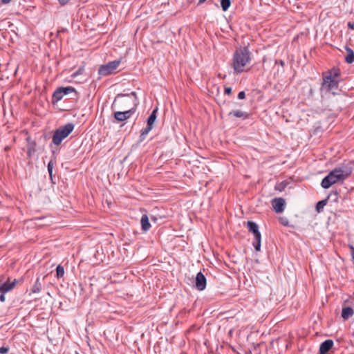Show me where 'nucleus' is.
<instances>
[{
  "label": "nucleus",
  "instance_id": "34",
  "mask_svg": "<svg viewBox=\"0 0 354 354\" xmlns=\"http://www.w3.org/2000/svg\"><path fill=\"white\" fill-rule=\"evenodd\" d=\"M281 224L283 225H288V221L286 219V220H283V218L281 219Z\"/></svg>",
  "mask_w": 354,
  "mask_h": 354
},
{
  "label": "nucleus",
  "instance_id": "31",
  "mask_svg": "<svg viewBox=\"0 0 354 354\" xmlns=\"http://www.w3.org/2000/svg\"><path fill=\"white\" fill-rule=\"evenodd\" d=\"M275 64H280L281 66H284V62L283 60H276Z\"/></svg>",
  "mask_w": 354,
  "mask_h": 354
},
{
  "label": "nucleus",
  "instance_id": "22",
  "mask_svg": "<svg viewBox=\"0 0 354 354\" xmlns=\"http://www.w3.org/2000/svg\"><path fill=\"white\" fill-rule=\"evenodd\" d=\"M326 203H327L326 199L319 201L316 205V210L318 212H320L321 211H322L324 207L326 205Z\"/></svg>",
  "mask_w": 354,
  "mask_h": 354
},
{
  "label": "nucleus",
  "instance_id": "35",
  "mask_svg": "<svg viewBox=\"0 0 354 354\" xmlns=\"http://www.w3.org/2000/svg\"><path fill=\"white\" fill-rule=\"evenodd\" d=\"M12 0H1L2 3L3 4H8Z\"/></svg>",
  "mask_w": 354,
  "mask_h": 354
},
{
  "label": "nucleus",
  "instance_id": "14",
  "mask_svg": "<svg viewBox=\"0 0 354 354\" xmlns=\"http://www.w3.org/2000/svg\"><path fill=\"white\" fill-rule=\"evenodd\" d=\"M354 314V310L352 307L351 306H343L342 310V317L344 320L348 319L350 317H351Z\"/></svg>",
  "mask_w": 354,
  "mask_h": 354
},
{
  "label": "nucleus",
  "instance_id": "4",
  "mask_svg": "<svg viewBox=\"0 0 354 354\" xmlns=\"http://www.w3.org/2000/svg\"><path fill=\"white\" fill-rule=\"evenodd\" d=\"M74 127L73 123H67L55 130L52 138V142L57 146L60 145L62 140L73 131Z\"/></svg>",
  "mask_w": 354,
  "mask_h": 354
},
{
  "label": "nucleus",
  "instance_id": "21",
  "mask_svg": "<svg viewBox=\"0 0 354 354\" xmlns=\"http://www.w3.org/2000/svg\"><path fill=\"white\" fill-rule=\"evenodd\" d=\"M231 5L230 0H221V6L223 11H227Z\"/></svg>",
  "mask_w": 354,
  "mask_h": 354
},
{
  "label": "nucleus",
  "instance_id": "2",
  "mask_svg": "<svg viewBox=\"0 0 354 354\" xmlns=\"http://www.w3.org/2000/svg\"><path fill=\"white\" fill-rule=\"evenodd\" d=\"M251 53L248 47H241L233 55L232 67L234 73L239 74L244 71V67L251 62Z\"/></svg>",
  "mask_w": 354,
  "mask_h": 354
},
{
  "label": "nucleus",
  "instance_id": "10",
  "mask_svg": "<svg viewBox=\"0 0 354 354\" xmlns=\"http://www.w3.org/2000/svg\"><path fill=\"white\" fill-rule=\"evenodd\" d=\"M333 341L332 339H326L319 346V354H327L328 352L333 346Z\"/></svg>",
  "mask_w": 354,
  "mask_h": 354
},
{
  "label": "nucleus",
  "instance_id": "11",
  "mask_svg": "<svg viewBox=\"0 0 354 354\" xmlns=\"http://www.w3.org/2000/svg\"><path fill=\"white\" fill-rule=\"evenodd\" d=\"M17 282L18 281L17 279H15L12 282H10L9 281L4 282L0 286V292L6 293L12 290L15 287Z\"/></svg>",
  "mask_w": 354,
  "mask_h": 354
},
{
  "label": "nucleus",
  "instance_id": "26",
  "mask_svg": "<svg viewBox=\"0 0 354 354\" xmlns=\"http://www.w3.org/2000/svg\"><path fill=\"white\" fill-rule=\"evenodd\" d=\"M83 71V68H80L78 69L76 72H74L72 75H71V77L73 78H75L77 75L82 74Z\"/></svg>",
  "mask_w": 354,
  "mask_h": 354
},
{
  "label": "nucleus",
  "instance_id": "6",
  "mask_svg": "<svg viewBox=\"0 0 354 354\" xmlns=\"http://www.w3.org/2000/svg\"><path fill=\"white\" fill-rule=\"evenodd\" d=\"M158 108L153 110L147 119V127L141 131L140 138L145 140L148 133L151 131L157 118Z\"/></svg>",
  "mask_w": 354,
  "mask_h": 354
},
{
  "label": "nucleus",
  "instance_id": "25",
  "mask_svg": "<svg viewBox=\"0 0 354 354\" xmlns=\"http://www.w3.org/2000/svg\"><path fill=\"white\" fill-rule=\"evenodd\" d=\"M10 348L8 346H2L0 348V354H7Z\"/></svg>",
  "mask_w": 354,
  "mask_h": 354
},
{
  "label": "nucleus",
  "instance_id": "33",
  "mask_svg": "<svg viewBox=\"0 0 354 354\" xmlns=\"http://www.w3.org/2000/svg\"><path fill=\"white\" fill-rule=\"evenodd\" d=\"M349 248L351 250V254H354V246L351 244L349 245Z\"/></svg>",
  "mask_w": 354,
  "mask_h": 354
},
{
  "label": "nucleus",
  "instance_id": "15",
  "mask_svg": "<svg viewBox=\"0 0 354 354\" xmlns=\"http://www.w3.org/2000/svg\"><path fill=\"white\" fill-rule=\"evenodd\" d=\"M142 230L144 232H147L151 228V224L149 221V217L147 214H143L140 220Z\"/></svg>",
  "mask_w": 354,
  "mask_h": 354
},
{
  "label": "nucleus",
  "instance_id": "38",
  "mask_svg": "<svg viewBox=\"0 0 354 354\" xmlns=\"http://www.w3.org/2000/svg\"><path fill=\"white\" fill-rule=\"evenodd\" d=\"M351 256H352V259H353V261L354 262V254H351Z\"/></svg>",
  "mask_w": 354,
  "mask_h": 354
},
{
  "label": "nucleus",
  "instance_id": "18",
  "mask_svg": "<svg viewBox=\"0 0 354 354\" xmlns=\"http://www.w3.org/2000/svg\"><path fill=\"white\" fill-rule=\"evenodd\" d=\"M346 51V56L345 57V61L348 64H352L354 62V51L348 46L345 47Z\"/></svg>",
  "mask_w": 354,
  "mask_h": 354
},
{
  "label": "nucleus",
  "instance_id": "23",
  "mask_svg": "<svg viewBox=\"0 0 354 354\" xmlns=\"http://www.w3.org/2000/svg\"><path fill=\"white\" fill-rule=\"evenodd\" d=\"M56 272H57V278H61L64 276V268L61 265H59L57 266V268H56Z\"/></svg>",
  "mask_w": 354,
  "mask_h": 354
},
{
  "label": "nucleus",
  "instance_id": "17",
  "mask_svg": "<svg viewBox=\"0 0 354 354\" xmlns=\"http://www.w3.org/2000/svg\"><path fill=\"white\" fill-rule=\"evenodd\" d=\"M63 95L58 87L53 93L51 102L53 104H57L59 101H60L63 98Z\"/></svg>",
  "mask_w": 354,
  "mask_h": 354
},
{
  "label": "nucleus",
  "instance_id": "24",
  "mask_svg": "<svg viewBox=\"0 0 354 354\" xmlns=\"http://www.w3.org/2000/svg\"><path fill=\"white\" fill-rule=\"evenodd\" d=\"M53 166H54V162L53 161V160H51L48 164V174H49V176L50 177V178L52 179V177H53Z\"/></svg>",
  "mask_w": 354,
  "mask_h": 354
},
{
  "label": "nucleus",
  "instance_id": "27",
  "mask_svg": "<svg viewBox=\"0 0 354 354\" xmlns=\"http://www.w3.org/2000/svg\"><path fill=\"white\" fill-rule=\"evenodd\" d=\"M238 98L239 100H243L245 98V93L244 91H241L238 94Z\"/></svg>",
  "mask_w": 354,
  "mask_h": 354
},
{
  "label": "nucleus",
  "instance_id": "13",
  "mask_svg": "<svg viewBox=\"0 0 354 354\" xmlns=\"http://www.w3.org/2000/svg\"><path fill=\"white\" fill-rule=\"evenodd\" d=\"M247 225L250 232H252L254 234V238L261 236V233L259 230L258 225L253 221H248Z\"/></svg>",
  "mask_w": 354,
  "mask_h": 354
},
{
  "label": "nucleus",
  "instance_id": "1",
  "mask_svg": "<svg viewBox=\"0 0 354 354\" xmlns=\"http://www.w3.org/2000/svg\"><path fill=\"white\" fill-rule=\"evenodd\" d=\"M351 173L352 168L346 165L337 167L322 179L321 185L323 188L328 189L337 183L344 181Z\"/></svg>",
  "mask_w": 354,
  "mask_h": 354
},
{
  "label": "nucleus",
  "instance_id": "7",
  "mask_svg": "<svg viewBox=\"0 0 354 354\" xmlns=\"http://www.w3.org/2000/svg\"><path fill=\"white\" fill-rule=\"evenodd\" d=\"M135 111L136 107H133L125 111H116L114 113V118L117 122H123L130 118Z\"/></svg>",
  "mask_w": 354,
  "mask_h": 354
},
{
  "label": "nucleus",
  "instance_id": "20",
  "mask_svg": "<svg viewBox=\"0 0 354 354\" xmlns=\"http://www.w3.org/2000/svg\"><path fill=\"white\" fill-rule=\"evenodd\" d=\"M261 236L254 238V241L253 242V246L256 251H260V250H261Z\"/></svg>",
  "mask_w": 354,
  "mask_h": 354
},
{
  "label": "nucleus",
  "instance_id": "32",
  "mask_svg": "<svg viewBox=\"0 0 354 354\" xmlns=\"http://www.w3.org/2000/svg\"><path fill=\"white\" fill-rule=\"evenodd\" d=\"M69 0H59L61 5H65L68 2Z\"/></svg>",
  "mask_w": 354,
  "mask_h": 354
},
{
  "label": "nucleus",
  "instance_id": "40",
  "mask_svg": "<svg viewBox=\"0 0 354 354\" xmlns=\"http://www.w3.org/2000/svg\"><path fill=\"white\" fill-rule=\"evenodd\" d=\"M76 354H80L79 353L76 352Z\"/></svg>",
  "mask_w": 354,
  "mask_h": 354
},
{
  "label": "nucleus",
  "instance_id": "5",
  "mask_svg": "<svg viewBox=\"0 0 354 354\" xmlns=\"http://www.w3.org/2000/svg\"><path fill=\"white\" fill-rule=\"evenodd\" d=\"M120 60H114L102 65L98 69V73L101 76H107L112 74L119 66Z\"/></svg>",
  "mask_w": 354,
  "mask_h": 354
},
{
  "label": "nucleus",
  "instance_id": "19",
  "mask_svg": "<svg viewBox=\"0 0 354 354\" xmlns=\"http://www.w3.org/2000/svg\"><path fill=\"white\" fill-rule=\"evenodd\" d=\"M42 288V284L40 281L39 277H37L35 283L33 284L32 288H31V292L32 293H39Z\"/></svg>",
  "mask_w": 354,
  "mask_h": 354
},
{
  "label": "nucleus",
  "instance_id": "8",
  "mask_svg": "<svg viewBox=\"0 0 354 354\" xmlns=\"http://www.w3.org/2000/svg\"><path fill=\"white\" fill-rule=\"evenodd\" d=\"M286 201L283 198H275L272 201V207L276 213H281L284 211Z\"/></svg>",
  "mask_w": 354,
  "mask_h": 354
},
{
  "label": "nucleus",
  "instance_id": "3",
  "mask_svg": "<svg viewBox=\"0 0 354 354\" xmlns=\"http://www.w3.org/2000/svg\"><path fill=\"white\" fill-rule=\"evenodd\" d=\"M340 74V70L335 67L324 73L321 91L326 90L327 92H331L333 95L335 94L333 90L337 89L339 86Z\"/></svg>",
  "mask_w": 354,
  "mask_h": 354
},
{
  "label": "nucleus",
  "instance_id": "28",
  "mask_svg": "<svg viewBox=\"0 0 354 354\" xmlns=\"http://www.w3.org/2000/svg\"><path fill=\"white\" fill-rule=\"evenodd\" d=\"M232 93V88L231 87H225L224 89V93L226 95H230Z\"/></svg>",
  "mask_w": 354,
  "mask_h": 354
},
{
  "label": "nucleus",
  "instance_id": "39",
  "mask_svg": "<svg viewBox=\"0 0 354 354\" xmlns=\"http://www.w3.org/2000/svg\"><path fill=\"white\" fill-rule=\"evenodd\" d=\"M151 219L154 221H156V218L155 217H152Z\"/></svg>",
  "mask_w": 354,
  "mask_h": 354
},
{
  "label": "nucleus",
  "instance_id": "37",
  "mask_svg": "<svg viewBox=\"0 0 354 354\" xmlns=\"http://www.w3.org/2000/svg\"><path fill=\"white\" fill-rule=\"evenodd\" d=\"M131 95H133V96H134L136 97V93L135 92H132L131 93Z\"/></svg>",
  "mask_w": 354,
  "mask_h": 354
},
{
  "label": "nucleus",
  "instance_id": "9",
  "mask_svg": "<svg viewBox=\"0 0 354 354\" xmlns=\"http://www.w3.org/2000/svg\"><path fill=\"white\" fill-rule=\"evenodd\" d=\"M195 286L200 291L203 290L206 287V278L201 272L196 274Z\"/></svg>",
  "mask_w": 354,
  "mask_h": 354
},
{
  "label": "nucleus",
  "instance_id": "12",
  "mask_svg": "<svg viewBox=\"0 0 354 354\" xmlns=\"http://www.w3.org/2000/svg\"><path fill=\"white\" fill-rule=\"evenodd\" d=\"M63 96L66 95H68V94H72V97L71 98L72 99H76L78 97V93L76 91V90L72 87V86H66V87H63V86H60L59 87Z\"/></svg>",
  "mask_w": 354,
  "mask_h": 354
},
{
  "label": "nucleus",
  "instance_id": "36",
  "mask_svg": "<svg viewBox=\"0 0 354 354\" xmlns=\"http://www.w3.org/2000/svg\"><path fill=\"white\" fill-rule=\"evenodd\" d=\"M206 0H199L198 4L201 5V4L203 3Z\"/></svg>",
  "mask_w": 354,
  "mask_h": 354
},
{
  "label": "nucleus",
  "instance_id": "29",
  "mask_svg": "<svg viewBox=\"0 0 354 354\" xmlns=\"http://www.w3.org/2000/svg\"><path fill=\"white\" fill-rule=\"evenodd\" d=\"M348 27L350 29L354 30V21H349V22L348 23Z\"/></svg>",
  "mask_w": 354,
  "mask_h": 354
},
{
  "label": "nucleus",
  "instance_id": "16",
  "mask_svg": "<svg viewBox=\"0 0 354 354\" xmlns=\"http://www.w3.org/2000/svg\"><path fill=\"white\" fill-rule=\"evenodd\" d=\"M229 116L233 115L236 118H239L242 119H247L249 117V115L248 113L243 111L241 110H236V111H232L228 113Z\"/></svg>",
  "mask_w": 354,
  "mask_h": 354
},
{
  "label": "nucleus",
  "instance_id": "30",
  "mask_svg": "<svg viewBox=\"0 0 354 354\" xmlns=\"http://www.w3.org/2000/svg\"><path fill=\"white\" fill-rule=\"evenodd\" d=\"M5 294L6 293H1V295H0V301L1 302H4L6 300Z\"/></svg>",
  "mask_w": 354,
  "mask_h": 354
}]
</instances>
